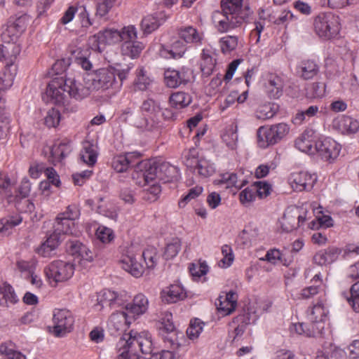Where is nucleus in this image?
I'll return each instance as SVG.
<instances>
[{
	"label": "nucleus",
	"mask_w": 359,
	"mask_h": 359,
	"mask_svg": "<svg viewBox=\"0 0 359 359\" xmlns=\"http://www.w3.org/2000/svg\"><path fill=\"white\" fill-rule=\"evenodd\" d=\"M135 26H125L121 31L108 28L98 32L90 38L92 48L102 53L107 46L123 42L122 54L131 59L135 58Z\"/></svg>",
	"instance_id": "nucleus-1"
},
{
	"label": "nucleus",
	"mask_w": 359,
	"mask_h": 359,
	"mask_svg": "<svg viewBox=\"0 0 359 359\" xmlns=\"http://www.w3.org/2000/svg\"><path fill=\"white\" fill-rule=\"evenodd\" d=\"M65 93L71 97L80 100L90 95V88L78 83L74 78L55 77L48 84L43 99L60 104L65 100Z\"/></svg>",
	"instance_id": "nucleus-2"
},
{
	"label": "nucleus",
	"mask_w": 359,
	"mask_h": 359,
	"mask_svg": "<svg viewBox=\"0 0 359 359\" xmlns=\"http://www.w3.org/2000/svg\"><path fill=\"white\" fill-rule=\"evenodd\" d=\"M243 0H222V12L215 11L212 20L218 31L226 32L241 25L250 14L248 6H243Z\"/></svg>",
	"instance_id": "nucleus-3"
},
{
	"label": "nucleus",
	"mask_w": 359,
	"mask_h": 359,
	"mask_svg": "<svg viewBox=\"0 0 359 359\" xmlns=\"http://www.w3.org/2000/svg\"><path fill=\"white\" fill-rule=\"evenodd\" d=\"M136 172L138 177L140 175L149 182L154 181L156 178L164 182L177 180L179 177V170L168 163H163L158 167L154 160L145 159L136 164Z\"/></svg>",
	"instance_id": "nucleus-4"
},
{
	"label": "nucleus",
	"mask_w": 359,
	"mask_h": 359,
	"mask_svg": "<svg viewBox=\"0 0 359 359\" xmlns=\"http://www.w3.org/2000/svg\"><path fill=\"white\" fill-rule=\"evenodd\" d=\"M328 311L324 305L318 303L314 305L308 312L309 325L304 323H296L292 325V330L299 334L306 337H322L324 334L325 325L327 319Z\"/></svg>",
	"instance_id": "nucleus-5"
},
{
	"label": "nucleus",
	"mask_w": 359,
	"mask_h": 359,
	"mask_svg": "<svg viewBox=\"0 0 359 359\" xmlns=\"http://www.w3.org/2000/svg\"><path fill=\"white\" fill-rule=\"evenodd\" d=\"M74 265L62 260H55L47 265L43 270L46 280L52 287H56L59 283L70 279L74 273Z\"/></svg>",
	"instance_id": "nucleus-6"
},
{
	"label": "nucleus",
	"mask_w": 359,
	"mask_h": 359,
	"mask_svg": "<svg viewBox=\"0 0 359 359\" xmlns=\"http://www.w3.org/2000/svg\"><path fill=\"white\" fill-rule=\"evenodd\" d=\"M313 27L319 37L329 39L339 33V18L332 13H320L314 19Z\"/></svg>",
	"instance_id": "nucleus-7"
},
{
	"label": "nucleus",
	"mask_w": 359,
	"mask_h": 359,
	"mask_svg": "<svg viewBox=\"0 0 359 359\" xmlns=\"http://www.w3.org/2000/svg\"><path fill=\"white\" fill-rule=\"evenodd\" d=\"M140 110L148 118L140 121L137 127L147 131L156 129L158 123L157 119L162 110L160 102L151 98L146 99L143 101Z\"/></svg>",
	"instance_id": "nucleus-8"
},
{
	"label": "nucleus",
	"mask_w": 359,
	"mask_h": 359,
	"mask_svg": "<svg viewBox=\"0 0 359 359\" xmlns=\"http://www.w3.org/2000/svg\"><path fill=\"white\" fill-rule=\"evenodd\" d=\"M135 321V299L125 306V311L114 313L109 318L107 326L109 329L115 331H124L129 328Z\"/></svg>",
	"instance_id": "nucleus-9"
},
{
	"label": "nucleus",
	"mask_w": 359,
	"mask_h": 359,
	"mask_svg": "<svg viewBox=\"0 0 359 359\" xmlns=\"http://www.w3.org/2000/svg\"><path fill=\"white\" fill-rule=\"evenodd\" d=\"M117 69L112 67L100 68L95 71L91 79L90 93L92 90H105L114 85ZM87 88L86 86H85Z\"/></svg>",
	"instance_id": "nucleus-10"
},
{
	"label": "nucleus",
	"mask_w": 359,
	"mask_h": 359,
	"mask_svg": "<svg viewBox=\"0 0 359 359\" xmlns=\"http://www.w3.org/2000/svg\"><path fill=\"white\" fill-rule=\"evenodd\" d=\"M53 332L57 337H63L73 329L74 318L66 309H55L53 313Z\"/></svg>",
	"instance_id": "nucleus-11"
},
{
	"label": "nucleus",
	"mask_w": 359,
	"mask_h": 359,
	"mask_svg": "<svg viewBox=\"0 0 359 359\" xmlns=\"http://www.w3.org/2000/svg\"><path fill=\"white\" fill-rule=\"evenodd\" d=\"M25 29V25L22 23L21 20H16L13 22H9L6 27L1 33V40L5 43H12L11 57L15 59L20 53V48L16 44V42L20 35Z\"/></svg>",
	"instance_id": "nucleus-12"
},
{
	"label": "nucleus",
	"mask_w": 359,
	"mask_h": 359,
	"mask_svg": "<svg viewBox=\"0 0 359 359\" xmlns=\"http://www.w3.org/2000/svg\"><path fill=\"white\" fill-rule=\"evenodd\" d=\"M185 165L191 168H194L200 176L208 177L212 175L215 170V166L207 159L198 156L196 149H190L185 156Z\"/></svg>",
	"instance_id": "nucleus-13"
},
{
	"label": "nucleus",
	"mask_w": 359,
	"mask_h": 359,
	"mask_svg": "<svg viewBox=\"0 0 359 359\" xmlns=\"http://www.w3.org/2000/svg\"><path fill=\"white\" fill-rule=\"evenodd\" d=\"M307 219V211L304 208L286 210L280 220L283 231L289 232L300 226Z\"/></svg>",
	"instance_id": "nucleus-14"
},
{
	"label": "nucleus",
	"mask_w": 359,
	"mask_h": 359,
	"mask_svg": "<svg viewBox=\"0 0 359 359\" xmlns=\"http://www.w3.org/2000/svg\"><path fill=\"white\" fill-rule=\"evenodd\" d=\"M317 180L315 174L302 170L290 174L288 179L291 187L296 191H308L312 189Z\"/></svg>",
	"instance_id": "nucleus-15"
},
{
	"label": "nucleus",
	"mask_w": 359,
	"mask_h": 359,
	"mask_svg": "<svg viewBox=\"0 0 359 359\" xmlns=\"http://www.w3.org/2000/svg\"><path fill=\"white\" fill-rule=\"evenodd\" d=\"M67 252L71 255L74 260L81 265L93 261L92 252L87 246L78 241H69L67 243Z\"/></svg>",
	"instance_id": "nucleus-16"
},
{
	"label": "nucleus",
	"mask_w": 359,
	"mask_h": 359,
	"mask_svg": "<svg viewBox=\"0 0 359 359\" xmlns=\"http://www.w3.org/2000/svg\"><path fill=\"white\" fill-rule=\"evenodd\" d=\"M339 144L333 139L326 137L316 142V152L325 161L336 158L340 152Z\"/></svg>",
	"instance_id": "nucleus-17"
},
{
	"label": "nucleus",
	"mask_w": 359,
	"mask_h": 359,
	"mask_svg": "<svg viewBox=\"0 0 359 359\" xmlns=\"http://www.w3.org/2000/svg\"><path fill=\"white\" fill-rule=\"evenodd\" d=\"M133 330L124 332L116 344L117 359H135Z\"/></svg>",
	"instance_id": "nucleus-18"
},
{
	"label": "nucleus",
	"mask_w": 359,
	"mask_h": 359,
	"mask_svg": "<svg viewBox=\"0 0 359 359\" xmlns=\"http://www.w3.org/2000/svg\"><path fill=\"white\" fill-rule=\"evenodd\" d=\"M191 75V72L188 68L182 67L180 71L168 69L164 72V82L169 88H177L187 83Z\"/></svg>",
	"instance_id": "nucleus-19"
},
{
	"label": "nucleus",
	"mask_w": 359,
	"mask_h": 359,
	"mask_svg": "<svg viewBox=\"0 0 359 359\" xmlns=\"http://www.w3.org/2000/svg\"><path fill=\"white\" fill-rule=\"evenodd\" d=\"M187 50V45L179 38H174L168 46L161 45L159 54L166 59H178L183 57Z\"/></svg>",
	"instance_id": "nucleus-20"
},
{
	"label": "nucleus",
	"mask_w": 359,
	"mask_h": 359,
	"mask_svg": "<svg viewBox=\"0 0 359 359\" xmlns=\"http://www.w3.org/2000/svg\"><path fill=\"white\" fill-rule=\"evenodd\" d=\"M50 156L48 159L53 164L61 162L72 151L70 142L67 140H57L48 148Z\"/></svg>",
	"instance_id": "nucleus-21"
},
{
	"label": "nucleus",
	"mask_w": 359,
	"mask_h": 359,
	"mask_svg": "<svg viewBox=\"0 0 359 359\" xmlns=\"http://www.w3.org/2000/svg\"><path fill=\"white\" fill-rule=\"evenodd\" d=\"M142 258L144 259L145 266L140 264V268L136 267V278L148 275L149 270L153 269L157 264L158 256L156 249L153 246L147 247L142 252Z\"/></svg>",
	"instance_id": "nucleus-22"
},
{
	"label": "nucleus",
	"mask_w": 359,
	"mask_h": 359,
	"mask_svg": "<svg viewBox=\"0 0 359 359\" xmlns=\"http://www.w3.org/2000/svg\"><path fill=\"white\" fill-rule=\"evenodd\" d=\"M120 264L123 269L134 276L135 245L133 242L126 243L121 247Z\"/></svg>",
	"instance_id": "nucleus-23"
},
{
	"label": "nucleus",
	"mask_w": 359,
	"mask_h": 359,
	"mask_svg": "<svg viewBox=\"0 0 359 359\" xmlns=\"http://www.w3.org/2000/svg\"><path fill=\"white\" fill-rule=\"evenodd\" d=\"M136 174V184L146 187L142 191V198L150 203L156 201L161 192V186L155 180L147 182L141 175L138 177V172Z\"/></svg>",
	"instance_id": "nucleus-24"
},
{
	"label": "nucleus",
	"mask_w": 359,
	"mask_h": 359,
	"mask_svg": "<svg viewBox=\"0 0 359 359\" xmlns=\"http://www.w3.org/2000/svg\"><path fill=\"white\" fill-rule=\"evenodd\" d=\"M187 296L184 287L180 284H173L165 287L161 292V298L167 304L175 303Z\"/></svg>",
	"instance_id": "nucleus-25"
},
{
	"label": "nucleus",
	"mask_w": 359,
	"mask_h": 359,
	"mask_svg": "<svg viewBox=\"0 0 359 359\" xmlns=\"http://www.w3.org/2000/svg\"><path fill=\"white\" fill-rule=\"evenodd\" d=\"M60 244V237L57 233L48 236L46 239L36 248V252L43 257H50Z\"/></svg>",
	"instance_id": "nucleus-26"
},
{
	"label": "nucleus",
	"mask_w": 359,
	"mask_h": 359,
	"mask_svg": "<svg viewBox=\"0 0 359 359\" xmlns=\"http://www.w3.org/2000/svg\"><path fill=\"white\" fill-rule=\"evenodd\" d=\"M341 253V248L330 246L327 249L317 252L315 255L313 259L315 263L320 266L331 264L338 259Z\"/></svg>",
	"instance_id": "nucleus-27"
},
{
	"label": "nucleus",
	"mask_w": 359,
	"mask_h": 359,
	"mask_svg": "<svg viewBox=\"0 0 359 359\" xmlns=\"http://www.w3.org/2000/svg\"><path fill=\"white\" fill-rule=\"evenodd\" d=\"M218 311L224 316L231 314L237 305V294L230 291L224 295L219 296L216 303Z\"/></svg>",
	"instance_id": "nucleus-28"
},
{
	"label": "nucleus",
	"mask_w": 359,
	"mask_h": 359,
	"mask_svg": "<svg viewBox=\"0 0 359 359\" xmlns=\"http://www.w3.org/2000/svg\"><path fill=\"white\" fill-rule=\"evenodd\" d=\"M15 75L16 68L13 66V60L11 57L0 72V90L9 89L13 84Z\"/></svg>",
	"instance_id": "nucleus-29"
},
{
	"label": "nucleus",
	"mask_w": 359,
	"mask_h": 359,
	"mask_svg": "<svg viewBox=\"0 0 359 359\" xmlns=\"http://www.w3.org/2000/svg\"><path fill=\"white\" fill-rule=\"evenodd\" d=\"M136 343L142 354V356H140L136 353V359H151L152 341L150 334L147 331L139 333L136 336Z\"/></svg>",
	"instance_id": "nucleus-30"
},
{
	"label": "nucleus",
	"mask_w": 359,
	"mask_h": 359,
	"mask_svg": "<svg viewBox=\"0 0 359 359\" xmlns=\"http://www.w3.org/2000/svg\"><path fill=\"white\" fill-rule=\"evenodd\" d=\"M97 146L92 142L84 141L80 152V158L82 161L89 166H93L97 162Z\"/></svg>",
	"instance_id": "nucleus-31"
},
{
	"label": "nucleus",
	"mask_w": 359,
	"mask_h": 359,
	"mask_svg": "<svg viewBox=\"0 0 359 359\" xmlns=\"http://www.w3.org/2000/svg\"><path fill=\"white\" fill-rule=\"evenodd\" d=\"M18 302L19 298L13 286L9 283H4L0 287V306L10 307Z\"/></svg>",
	"instance_id": "nucleus-32"
},
{
	"label": "nucleus",
	"mask_w": 359,
	"mask_h": 359,
	"mask_svg": "<svg viewBox=\"0 0 359 359\" xmlns=\"http://www.w3.org/2000/svg\"><path fill=\"white\" fill-rule=\"evenodd\" d=\"M334 124L344 134L355 133L359 130V122L351 116H342L335 120Z\"/></svg>",
	"instance_id": "nucleus-33"
},
{
	"label": "nucleus",
	"mask_w": 359,
	"mask_h": 359,
	"mask_svg": "<svg viewBox=\"0 0 359 359\" xmlns=\"http://www.w3.org/2000/svg\"><path fill=\"white\" fill-rule=\"evenodd\" d=\"M135 161V154L133 152L118 155L114 157L112 168L117 172H126L132 168Z\"/></svg>",
	"instance_id": "nucleus-34"
},
{
	"label": "nucleus",
	"mask_w": 359,
	"mask_h": 359,
	"mask_svg": "<svg viewBox=\"0 0 359 359\" xmlns=\"http://www.w3.org/2000/svg\"><path fill=\"white\" fill-rule=\"evenodd\" d=\"M313 130H306L295 141V147L301 151L308 154L316 153V146H313Z\"/></svg>",
	"instance_id": "nucleus-35"
},
{
	"label": "nucleus",
	"mask_w": 359,
	"mask_h": 359,
	"mask_svg": "<svg viewBox=\"0 0 359 359\" xmlns=\"http://www.w3.org/2000/svg\"><path fill=\"white\" fill-rule=\"evenodd\" d=\"M54 227L55 231L54 233H57L58 235L63 233L77 236L79 233L75 222L67 218L57 216Z\"/></svg>",
	"instance_id": "nucleus-36"
},
{
	"label": "nucleus",
	"mask_w": 359,
	"mask_h": 359,
	"mask_svg": "<svg viewBox=\"0 0 359 359\" xmlns=\"http://www.w3.org/2000/svg\"><path fill=\"white\" fill-rule=\"evenodd\" d=\"M178 35L185 43H197L202 40V34L192 26L182 27L178 30Z\"/></svg>",
	"instance_id": "nucleus-37"
},
{
	"label": "nucleus",
	"mask_w": 359,
	"mask_h": 359,
	"mask_svg": "<svg viewBox=\"0 0 359 359\" xmlns=\"http://www.w3.org/2000/svg\"><path fill=\"white\" fill-rule=\"evenodd\" d=\"M283 87V83L280 77L273 74L268 76L266 88L271 97L278 98L282 95Z\"/></svg>",
	"instance_id": "nucleus-38"
},
{
	"label": "nucleus",
	"mask_w": 359,
	"mask_h": 359,
	"mask_svg": "<svg viewBox=\"0 0 359 359\" xmlns=\"http://www.w3.org/2000/svg\"><path fill=\"white\" fill-rule=\"evenodd\" d=\"M214 184L225 189L233 187L239 189L243 186V182L239 183L237 175L233 172H226L221 175L219 178L214 180Z\"/></svg>",
	"instance_id": "nucleus-39"
},
{
	"label": "nucleus",
	"mask_w": 359,
	"mask_h": 359,
	"mask_svg": "<svg viewBox=\"0 0 359 359\" xmlns=\"http://www.w3.org/2000/svg\"><path fill=\"white\" fill-rule=\"evenodd\" d=\"M318 72V66L313 60L302 61L298 67V74L304 79H311Z\"/></svg>",
	"instance_id": "nucleus-40"
},
{
	"label": "nucleus",
	"mask_w": 359,
	"mask_h": 359,
	"mask_svg": "<svg viewBox=\"0 0 359 359\" xmlns=\"http://www.w3.org/2000/svg\"><path fill=\"white\" fill-rule=\"evenodd\" d=\"M162 24L158 18L153 15L145 16L141 21L140 30L143 34L147 35L156 30Z\"/></svg>",
	"instance_id": "nucleus-41"
},
{
	"label": "nucleus",
	"mask_w": 359,
	"mask_h": 359,
	"mask_svg": "<svg viewBox=\"0 0 359 359\" xmlns=\"http://www.w3.org/2000/svg\"><path fill=\"white\" fill-rule=\"evenodd\" d=\"M257 138L262 147L273 144L278 142L271 127H260L257 131Z\"/></svg>",
	"instance_id": "nucleus-42"
},
{
	"label": "nucleus",
	"mask_w": 359,
	"mask_h": 359,
	"mask_svg": "<svg viewBox=\"0 0 359 359\" xmlns=\"http://www.w3.org/2000/svg\"><path fill=\"white\" fill-rule=\"evenodd\" d=\"M191 102V97L184 92H177L170 97V102L172 107L183 108L188 106Z\"/></svg>",
	"instance_id": "nucleus-43"
},
{
	"label": "nucleus",
	"mask_w": 359,
	"mask_h": 359,
	"mask_svg": "<svg viewBox=\"0 0 359 359\" xmlns=\"http://www.w3.org/2000/svg\"><path fill=\"white\" fill-rule=\"evenodd\" d=\"M219 46L223 53L227 54L234 50L238 44L236 36L226 35L219 39Z\"/></svg>",
	"instance_id": "nucleus-44"
},
{
	"label": "nucleus",
	"mask_w": 359,
	"mask_h": 359,
	"mask_svg": "<svg viewBox=\"0 0 359 359\" xmlns=\"http://www.w3.org/2000/svg\"><path fill=\"white\" fill-rule=\"evenodd\" d=\"M277 109L278 107L273 103L264 104L257 109L256 117L261 120L271 118L276 114Z\"/></svg>",
	"instance_id": "nucleus-45"
},
{
	"label": "nucleus",
	"mask_w": 359,
	"mask_h": 359,
	"mask_svg": "<svg viewBox=\"0 0 359 359\" xmlns=\"http://www.w3.org/2000/svg\"><path fill=\"white\" fill-rule=\"evenodd\" d=\"M325 85L323 83L316 82L309 84L306 89V95L309 98H318L324 96Z\"/></svg>",
	"instance_id": "nucleus-46"
},
{
	"label": "nucleus",
	"mask_w": 359,
	"mask_h": 359,
	"mask_svg": "<svg viewBox=\"0 0 359 359\" xmlns=\"http://www.w3.org/2000/svg\"><path fill=\"white\" fill-rule=\"evenodd\" d=\"M97 212L112 219H115L117 217V213L114 205L105 203L102 198H100L99 204L97 206Z\"/></svg>",
	"instance_id": "nucleus-47"
},
{
	"label": "nucleus",
	"mask_w": 359,
	"mask_h": 359,
	"mask_svg": "<svg viewBox=\"0 0 359 359\" xmlns=\"http://www.w3.org/2000/svg\"><path fill=\"white\" fill-rule=\"evenodd\" d=\"M181 241L179 238H175L172 241L167 244L163 256L165 259H169L175 257L181 249Z\"/></svg>",
	"instance_id": "nucleus-48"
},
{
	"label": "nucleus",
	"mask_w": 359,
	"mask_h": 359,
	"mask_svg": "<svg viewBox=\"0 0 359 359\" xmlns=\"http://www.w3.org/2000/svg\"><path fill=\"white\" fill-rule=\"evenodd\" d=\"M334 221L329 215H323L318 216L316 219L309 223V227L311 229H318L320 227L328 228L332 226Z\"/></svg>",
	"instance_id": "nucleus-49"
},
{
	"label": "nucleus",
	"mask_w": 359,
	"mask_h": 359,
	"mask_svg": "<svg viewBox=\"0 0 359 359\" xmlns=\"http://www.w3.org/2000/svg\"><path fill=\"white\" fill-rule=\"evenodd\" d=\"M245 330V327L244 325H241L235 320H233L229 324V338L231 339L232 342L238 341L243 334Z\"/></svg>",
	"instance_id": "nucleus-50"
},
{
	"label": "nucleus",
	"mask_w": 359,
	"mask_h": 359,
	"mask_svg": "<svg viewBox=\"0 0 359 359\" xmlns=\"http://www.w3.org/2000/svg\"><path fill=\"white\" fill-rule=\"evenodd\" d=\"M95 235L102 243H109L114 238V233L111 229L105 226H100L96 230Z\"/></svg>",
	"instance_id": "nucleus-51"
},
{
	"label": "nucleus",
	"mask_w": 359,
	"mask_h": 359,
	"mask_svg": "<svg viewBox=\"0 0 359 359\" xmlns=\"http://www.w3.org/2000/svg\"><path fill=\"white\" fill-rule=\"evenodd\" d=\"M222 254L223 257L218 263L219 266L222 268H227L230 266L234 259L231 248L229 245H224L222 248Z\"/></svg>",
	"instance_id": "nucleus-52"
},
{
	"label": "nucleus",
	"mask_w": 359,
	"mask_h": 359,
	"mask_svg": "<svg viewBox=\"0 0 359 359\" xmlns=\"http://www.w3.org/2000/svg\"><path fill=\"white\" fill-rule=\"evenodd\" d=\"M203 328V323L199 319H194L190 323V325L187 330V334L190 339H196L202 332Z\"/></svg>",
	"instance_id": "nucleus-53"
},
{
	"label": "nucleus",
	"mask_w": 359,
	"mask_h": 359,
	"mask_svg": "<svg viewBox=\"0 0 359 359\" xmlns=\"http://www.w3.org/2000/svg\"><path fill=\"white\" fill-rule=\"evenodd\" d=\"M318 107L316 105L310 106L304 111L296 114L294 121L296 124H300L302 121L309 120L318 112Z\"/></svg>",
	"instance_id": "nucleus-54"
},
{
	"label": "nucleus",
	"mask_w": 359,
	"mask_h": 359,
	"mask_svg": "<svg viewBox=\"0 0 359 359\" xmlns=\"http://www.w3.org/2000/svg\"><path fill=\"white\" fill-rule=\"evenodd\" d=\"M350 292L347 301L355 312H359V280L351 286Z\"/></svg>",
	"instance_id": "nucleus-55"
},
{
	"label": "nucleus",
	"mask_w": 359,
	"mask_h": 359,
	"mask_svg": "<svg viewBox=\"0 0 359 359\" xmlns=\"http://www.w3.org/2000/svg\"><path fill=\"white\" fill-rule=\"evenodd\" d=\"M45 124L48 128H55L60 121V113L57 109L54 108L50 109L44 118Z\"/></svg>",
	"instance_id": "nucleus-56"
},
{
	"label": "nucleus",
	"mask_w": 359,
	"mask_h": 359,
	"mask_svg": "<svg viewBox=\"0 0 359 359\" xmlns=\"http://www.w3.org/2000/svg\"><path fill=\"white\" fill-rule=\"evenodd\" d=\"M161 319L160 330L162 332L171 333L175 330V326L172 322V315L170 312H165Z\"/></svg>",
	"instance_id": "nucleus-57"
},
{
	"label": "nucleus",
	"mask_w": 359,
	"mask_h": 359,
	"mask_svg": "<svg viewBox=\"0 0 359 359\" xmlns=\"http://www.w3.org/2000/svg\"><path fill=\"white\" fill-rule=\"evenodd\" d=\"M257 195L256 187H254V185L247 187L240 193L241 203L248 205L256 198Z\"/></svg>",
	"instance_id": "nucleus-58"
},
{
	"label": "nucleus",
	"mask_w": 359,
	"mask_h": 359,
	"mask_svg": "<svg viewBox=\"0 0 359 359\" xmlns=\"http://www.w3.org/2000/svg\"><path fill=\"white\" fill-rule=\"evenodd\" d=\"M223 142L226 144V146L231 149H234L236 147L237 140H238V135L236 132L231 128L225 131L222 136Z\"/></svg>",
	"instance_id": "nucleus-59"
},
{
	"label": "nucleus",
	"mask_w": 359,
	"mask_h": 359,
	"mask_svg": "<svg viewBox=\"0 0 359 359\" xmlns=\"http://www.w3.org/2000/svg\"><path fill=\"white\" fill-rule=\"evenodd\" d=\"M81 212L79 206L76 204L69 205L66 210L57 216L75 222L80 217Z\"/></svg>",
	"instance_id": "nucleus-60"
},
{
	"label": "nucleus",
	"mask_w": 359,
	"mask_h": 359,
	"mask_svg": "<svg viewBox=\"0 0 359 359\" xmlns=\"http://www.w3.org/2000/svg\"><path fill=\"white\" fill-rule=\"evenodd\" d=\"M36 264L37 261L35 259L30 260L20 259L16 263L17 268L20 272H27L29 274L34 271Z\"/></svg>",
	"instance_id": "nucleus-61"
},
{
	"label": "nucleus",
	"mask_w": 359,
	"mask_h": 359,
	"mask_svg": "<svg viewBox=\"0 0 359 359\" xmlns=\"http://www.w3.org/2000/svg\"><path fill=\"white\" fill-rule=\"evenodd\" d=\"M13 184L7 175H0V194L6 197L12 195Z\"/></svg>",
	"instance_id": "nucleus-62"
},
{
	"label": "nucleus",
	"mask_w": 359,
	"mask_h": 359,
	"mask_svg": "<svg viewBox=\"0 0 359 359\" xmlns=\"http://www.w3.org/2000/svg\"><path fill=\"white\" fill-rule=\"evenodd\" d=\"M149 309V300L143 294L136 295V316L144 314Z\"/></svg>",
	"instance_id": "nucleus-63"
},
{
	"label": "nucleus",
	"mask_w": 359,
	"mask_h": 359,
	"mask_svg": "<svg viewBox=\"0 0 359 359\" xmlns=\"http://www.w3.org/2000/svg\"><path fill=\"white\" fill-rule=\"evenodd\" d=\"M189 271L194 278H199L208 273V266L205 262L191 264Z\"/></svg>",
	"instance_id": "nucleus-64"
}]
</instances>
